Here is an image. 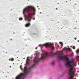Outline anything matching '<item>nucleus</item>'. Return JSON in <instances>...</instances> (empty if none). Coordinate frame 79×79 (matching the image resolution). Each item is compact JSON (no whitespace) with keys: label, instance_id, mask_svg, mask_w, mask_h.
<instances>
[{"label":"nucleus","instance_id":"obj_1","mask_svg":"<svg viewBox=\"0 0 79 79\" xmlns=\"http://www.w3.org/2000/svg\"><path fill=\"white\" fill-rule=\"evenodd\" d=\"M57 55L59 58V60H66L65 65L67 67L70 66L69 69L68 71V75L69 76V79H73L74 76H75V73H76V69L74 68V66H75V65L74 66L71 65L72 63H73L74 61H69V58L67 57L63 56V54L61 51H60L59 53L57 54Z\"/></svg>","mask_w":79,"mask_h":79},{"label":"nucleus","instance_id":"obj_2","mask_svg":"<svg viewBox=\"0 0 79 79\" xmlns=\"http://www.w3.org/2000/svg\"><path fill=\"white\" fill-rule=\"evenodd\" d=\"M41 61V57L40 58H38L37 56L35 57L34 60V64L29 69L26 68V66L24 67L23 69L24 73H22L17 76L16 78V79H21L22 77H24L26 75H27L29 74V73L31 71V70L35 66V64L38 63Z\"/></svg>","mask_w":79,"mask_h":79},{"label":"nucleus","instance_id":"obj_3","mask_svg":"<svg viewBox=\"0 0 79 79\" xmlns=\"http://www.w3.org/2000/svg\"><path fill=\"white\" fill-rule=\"evenodd\" d=\"M39 46H40V47H42L43 46H45L46 47H51L52 50H55V47L53 46V43H48L43 45L40 44L39 45Z\"/></svg>","mask_w":79,"mask_h":79},{"label":"nucleus","instance_id":"obj_4","mask_svg":"<svg viewBox=\"0 0 79 79\" xmlns=\"http://www.w3.org/2000/svg\"><path fill=\"white\" fill-rule=\"evenodd\" d=\"M32 9H33L34 11H35V8L33 6H28L26 7L23 10V15H25V13H26V11H27V12H29Z\"/></svg>","mask_w":79,"mask_h":79},{"label":"nucleus","instance_id":"obj_5","mask_svg":"<svg viewBox=\"0 0 79 79\" xmlns=\"http://www.w3.org/2000/svg\"><path fill=\"white\" fill-rule=\"evenodd\" d=\"M32 16V13H29L28 14V16L26 17L25 19V21H27L28 22L31 21Z\"/></svg>","mask_w":79,"mask_h":79},{"label":"nucleus","instance_id":"obj_6","mask_svg":"<svg viewBox=\"0 0 79 79\" xmlns=\"http://www.w3.org/2000/svg\"><path fill=\"white\" fill-rule=\"evenodd\" d=\"M69 50V51L70 52H71V48H64L63 49V50Z\"/></svg>","mask_w":79,"mask_h":79},{"label":"nucleus","instance_id":"obj_7","mask_svg":"<svg viewBox=\"0 0 79 79\" xmlns=\"http://www.w3.org/2000/svg\"><path fill=\"white\" fill-rule=\"evenodd\" d=\"M29 57H27V60L26 63V66H27V64H29V59H28Z\"/></svg>","mask_w":79,"mask_h":79},{"label":"nucleus","instance_id":"obj_8","mask_svg":"<svg viewBox=\"0 0 79 79\" xmlns=\"http://www.w3.org/2000/svg\"><path fill=\"white\" fill-rule=\"evenodd\" d=\"M30 25H31V23H28L27 24H26L25 25V27H29V26H30Z\"/></svg>","mask_w":79,"mask_h":79},{"label":"nucleus","instance_id":"obj_9","mask_svg":"<svg viewBox=\"0 0 79 79\" xmlns=\"http://www.w3.org/2000/svg\"><path fill=\"white\" fill-rule=\"evenodd\" d=\"M50 54L51 55H55L56 53H53V52H51Z\"/></svg>","mask_w":79,"mask_h":79},{"label":"nucleus","instance_id":"obj_10","mask_svg":"<svg viewBox=\"0 0 79 79\" xmlns=\"http://www.w3.org/2000/svg\"><path fill=\"white\" fill-rule=\"evenodd\" d=\"M9 61H14V58H11L9 59Z\"/></svg>","mask_w":79,"mask_h":79},{"label":"nucleus","instance_id":"obj_11","mask_svg":"<svg viewBox=\"0 0 79 79\" xmlns=\"http://www.w3.org/2000/svg\"><path fill=\"white\" fill-rule=\"evenodd\" d=\"M54 64H55V62H52L51 64L52 66H53Z\"/></svg>","mask_w":79,"mask_h":79},{"label":"nucleus","instance_id":"obj_12","mask_svg":"<svg viewBox=\"0 0 79 79\" xmlns=\"http://www.w3.org/2000/svg\"><path fill=\"white\" fill-rule=\"evenodd\" d=\"M76 53H78L79 52V49H77L76 51Z\"/></svg>","mask_w":79,"mask_h":79},{"label":"nucleus","instance_id":"obj_13","mask_svg":"<svg viewBox=\"0 0 79 79\" xmlns=\"http://www.w3.org/2000/svg\"><path fill=\"white\" fill-rule=\"evenodd\" d=\"M19 20H23V18H19Z\"/></svg>","mask_w":79,"mask_h":79},{"label":"nucleus","instance_id":"obj_14","mask_svg":"<svg viewBox=\"0 0 79 79\" xmlns=\"http://www.w3.org/2000/svg\"><path fill=\"white\" fill-rule=\"evenodd\" d=\"M60 44H61V45H63V44L62 42H60Z\"/></svg>","mask_w":79,"mask_h":79},{"label":"nucleus","instance_id":"obj_15","mask_svg":"<svg viewBox=\"0 0 79 79\" xmlns=\"http://www.w3.org/2000/svg\"><path fill=\"white\" fill-rule=\"evenodd\" d=\"M22 66L20 65V69H22Z\"/></svg>","mask_w":79,"mask_h":79},{"label":"nucleus","instance_id":"obj_16","mask_svg":"<svg viewBox=\"0 0 79 79\" xmlns=\"http://www.w3.org/2000/svg\"><path fill=\"white\" fill-rule=\"evenodd\" d=\"M75 48H75V47H74V46H73V49H75Z\"/></svg>","mask_w":79,"mask_h":79},{"label":"nucleus","instance_id":"obj_17","mask_svg":"<svg viewBox=\"0 0 79 79\" xmlns=\"http://www.w3.org/2000/svg\"><path fill=\"white\" fill-rule=\"evenodd\" d=\"M36 55L37 56V55H39V53H36Z\"/></svg>","mask_w":79,"mask_h":79},{"label":"nucleus","instance_id":"obj_18","mask_svg":"<svg viewBox=\"0 0 79 79\" xmlns=\"http://www.w3.org/2000/svg\"><path fill=\"white\" fill-rule=\"evenodd\" d=\"M75 40H76V39H77V38H75Z\"/></svg>","mask_w":79,"mask_h":79},{"label":"nucleus","instance_id":"obj_19","mask_svg":"<svg viewBox=\"0 0 79 79\" xmlns=\"http://www.w3.org/2000/svg\"><path fill=\"white\" fill-rule=\"evenodd\" d=\"M35 49H37V47L35 48Z\"/></svg>","mask_w":79,"mask_h":79},{"label":"nucleus","instance_id":"obj_20","mask_svg":"<svg viewBox=\"0 0 79 79\" xmlns=\"http://www.w3.org/2000/svg\"><path fill=\"white\" fill-rule=\"evenodd\" d=\"M65 34H68V33L66 32V33H65Z\"/></svg>","mask_w":79,"mask_h":79},{"label":"nucleus","instance_id":"obj_21","mask_svg":"<svg viewBox=\"0 0 79 79\" xmlns=\"http://www.w3.org/2000/svg\"><path fill=\"white\" fill-rule=\"evenodd\" d=\"M10 40H12V39H10Z\"/></svg>","mask_w":79,"mask_h":79},{"label":"nucleus","instance_id":"obj_22","mask_svg":"<svg viewBox=\"0 0 79 79\" xmlns=\"http://www.w3.org/2000/svg\"><path fill=\"white\" fill-rule=\"evenodd\" d=\"M10 68H11V66H10Z\"/></svg>","mask_w":79,"mask_h":79},{"label":"nucleus","instance_id":"obj_23","mask_svg":"<svg viewBox=\"0 0 79 79\" xmlns=\"http://www.w3.org/2000/svg\"><path fill=\"white\" fill-rule=\"evenodd\" d=\"M56 10H58V8H56Z\"/></svg>","mask_w":79,"mask_h":79},{"label":"nucleus","instance_id":"obj_24","mask_svg":"<svg viewBox=\"0 0 79 79\" xmlns=\"http://www.w3.org/2000/svg\"><path fill=\"white\" fill-rule=\"evenodd\" d=\"M78 42H79V40H78Z\"/></svg>","mask_w":79,"mask_h":79},{"label":"nucleus","instance_id":"obj_25","mask_svg":"<svg viewBox=\"0 0 79 79\" xmlns=\"http://www.w3.org/2000/svg\"><path fill=\"white\" fill-rule=\"evenodd\" d=\"M37 7H39V6H37Z\"/></svg>","mask_w":79,"mask_h":79},{"label":"nucleus","instance_id":"obj_26","mask_svg":"<svg viewBox=\"0 0 79 79\" xmlns=\"http://www.w3.org/2000/svg\"><path fill=\"white\" fill-rule=\"evenodd\" d=\"M40 13L41 14V13Z\"/></svg>","mask_w":79,"mask_h":79},{"label":"nucleus","instance_id":"obj_27","mask_svg":"<svg viewBox=\"0 0 79 79\" xmlns=\"http://www.w3.org/2000/svg\"><path fill=\"white\" fill-rule=\"evenodd\" d=\"M66 2H67H67H68L67 1Z\"/></svg>","mask_w":79,"mask_h":79},{"label":"nucleus","instance_id":"obj_28","mask_svg":"<svg viewBox=\"0 0 79 79\" xmlns=\"http://www.w3.org/2000/svg\"><path fill=\"white\" fill-rule=\"evenodd\" d=\"M58 47H59V45H58Z\"/></svg>","mask_w":79,"mask_h":79}]
</instances>
